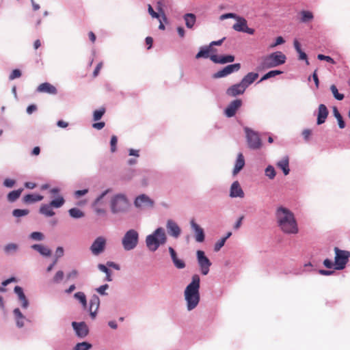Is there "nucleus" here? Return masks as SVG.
Wrapping results in <instances>:
<instances>
[{
	"label": "nucleus",
	"instance_id": "6e6d98bb",
	"mask_svg": "<svg viewBox=\"0 0 350 350\" xmlns=\"http://www.w3.org/2000/svg\"><path fill=\"white\" fill-rule=\"evenodd\" d=\"M31 238L36 240V241H41L44 239V235L42 233L39 232H33L30 235Z\"/></svg>",
	"mask_w": 350,
	"mask_h": 350
},
{
	"label": "nucleus",
	"instance_id": "4c0bfd02",
	"mask_svg": "<svg viewBox=\"0 0 350 350\" xmlns=\"http://www.w3.org/2000/svg\"><path fill=\"white\" fill-rule=\"evenodd\" d=\"M328 116V111H319L317 116V124H321L325 122Z\"/></svg>",
	"mask_w": 350,
	"mask_h": 350
},
{
	"label": "nucleus",
	"instance_id": "bb28decb",
	"mask_svg": "<svg viewBox=\"0 0 350 350\" xmlns=\"http://www.w3.org/2000/svg\"><path fill=\"white\" fill-rule=\"evenodd\" d=\"M212 51V49L209 46H202L200 49L199 52L196 54V58L200 59V58H210L209 54L211 51Z\"/></svg>",
	"mask_w": 350,
	"mask_h": 350
},
{
	"label": "nucleus",
	"instance_id": "c03bdc74",
	"mask_svg": "<svg viewBox=\"0 0 350 350\" xmlns=\"http://www.w3.org/2000/svg\"><path fill=\"white\" fill-rule=\"evenodd\" d=\"M28 213L29 210L27 209H14L12 212V215L16 217L27 215Z\"/></svg>",
	"mask_w": 350,
	"mask_h": 350
},
{
	"label": "nucleus",
	"instance_id": "f257e3e1",
	"mask_svg": "<svg viewBox=\"0 0 350 350\" xmlns=\"http://www.w3.org/2000/svg\"><path fill=\"white\" fill-rule=\"evenodd\" d=\"M275 218L278 227L284 234H296L299 232L294 214L288 208L278 207L275 211Z\"/></svg>",
	"mask_w": 350,
	"mask_h": 350
},
{
	"label": "nucleus",
	"instance_id": "4d7b16f0",
	"mask_svg": "<svg viewBox=\"0 0 350 350\" xmlns=\"http://www.w3.org/2000/svg\"><path fill=\"white\" fill-rule=\"evenodd\" d=\"M21 76V72L18 69H14L10 75L9 79L13 80L19 78Z\"/></svg>",
	"mask_w": 350,
	"mask_h": 350
},
{
	"label": "nucleus",
	"instance_id": "49530a36",
	"mask_svg": "<svg viewBox=\"0 0 350 350\" xmlns=\"http://www.w3.org/2000/svg\"><path fill=\"white\" fill-rule=\"evenodd\" d=\"M18 245L15 243H9L6 245L4 247V250L7 254H10L11 252H14L17 250Z\"/></svg>",
	"mask_w": 350,
	"mask_h": 350
},
{
	"label": "nucleus",
	"instance_id": "a18cd8bd",
	"mask_svg": "<svg viewBox=\"0 0 350 350\" xmlns=\"http://www.w3.org/2000/svg\"><path fill=\"white\" fill-rule=\"evenodd\" d=\"M330 90L336 99L341 100L344 98L343 94L338 93V89L334 85L331 86Z\"/></svg>",
	"mask_w": 350,
	"mask_h": 350
},
{
	"label": "nucleus",
	"instance_id": "9b49d317",
	"mask_svg": "<svg viewBox=\"0 0 350 350\" xmlns=\"http://www.w3.org/2000/svg\"><path fill=\"white\" fill-rule=\"evenodd\" d=\"M241 68V64L236 63L234 64H230L222 68L221 70L214 73L213 77L214 79H219L225 77L233 72H237Z\"/></svg>",
	"mask_w": 350,
	"mask_h": 350
},
{
	"label": "nucleus",
	"instance_id": "79ce46f5",
	"mask_svg": "<svg viewBox=\"0 0 350 350\" xmlns=\"http://www.w3.org/2000/svg\"><path fill=\"white\" fill-rule=\"evenodd\" d=\"M64 273L62 271L59 270L56 272L53 278L52 282L55 284L59 283L64 278Z\"/></svg>",
	"mask_w": 350,
	"mask_h": 350
},
{
	"label": "nucleus",
	"instance_id": "c9c22d12",
	"mask_svg": "<svg viewBox=\"0 0 350 350\" xmlns=\"http://www.w3.org/2000/svg\"><path fill=\"white\" fill-rule=\"evenodd\" d=\"M282 73V71H281V70H271V71L268 72L267 73H266L265 75H263L259 82L267 80L271 77H274L279 75Z\"/></svg>",
	"mask_w": 350,
	"mask_h": 350
},
{
	"label": "nucleus",
	"instance_id": "4be33fe9",
	"mask_svg": "<svg viewBox=\"0 0 350 350\" xmlns=\"http://www.w3.org/2000/svg\"><path fill=\"white\" fill-rule=\"evenodd\" d=\"M191 226L196 232V241L202 242L204 240V233L203 229L193 220L191 221Z\"/></svg>",
	"mask_w": 350,
	"mask_h": 350
},
{
	"label": "nucleus",
	"instance_id": "69168bd1",
	"mask_svg": "<svg viewBox=\"0 0 350 350\" xmlns=\"http://www.w3.org/2000/svg\"><path fill=\"white\" fill-rule=\"evenodd\" d=\"M311 133H312L311 130H310V129H305L302 132V135H303L304 138L306 141H308L309 139V137H310Z\"/></svg>",
	"mask_w": 350,
	"mask_h": 350
},
{
	"label": "nucleus",
	"instance_id": "ddd939ff",
	"mask_svg": "<svg viewBox=\"0 0 350 350\" xmlns=\"http://www.w3.org/2000/svg\"><path fill=\"white\" fill-rule=\"evenodd\" d=\"M135 206L140 208L152 207L154 202L146 195L142 194L135 198Z\"/></svg>",
	"mask_w": 350,
	"mask_h": 350
},
{
	"label": "nucleus",
	"instance_id": "f03ea898",
	"mask_svg": "<svg viewBox=\"0 0 350 350\" xmlns=\"http://www.w3.org/2000/svg\"><path fill=\"white\" fill-rule=\"evenodd\" d=\"M200 282L199 275H194L192 277L191 282L185 288V297L189 310L194 309L200 301Z\"/></svg>",
	"mask_w": 350,
	"mask_h": 350
},
{
	"label": "nucleus",
	"instance_id": "338daca9",
	"mask_svg": "<svg viewBox=\"0 0 350 350\" xmlns=\"http://www.w3.org/2000/svg\"><path fill=\"white\" fill-rule=\"evenodd\" d=\"M78 276V271L75 269L71 271L70 272H69L66 277H67V279H70V278H75Z\"/></svg>",
	"mask_w": 350,
	"mask_h": 350
},
{
	"label": "nucleus",
	"instance_id": "9d476101",
	"mask_svg": "<svg viewBox=\"0 0 350 350\" xmlns=\"http://www.w3.org/2000/svg\"><path fill=\"white\" fill-rule=\"evenodd\" d=\"M197 258L202 273L204 275H207L211 265V261L202 250L197 251Z\"/></svg>",
	"mask_w": 350,
	"mask_h": 350
},
{
	"label": "nucleus",
	"instance_id": "a19ab883",
	"mask_svg": "<svg viewBox=\"0 0 350 350\" xmlns=\"http://www.w3.org/2000/svg\"><path fill=\"white\" fill-rule=\"evenodd\" d=\"M242 101L240 99H236L232 101L226 109H238L241 107Z\"/></svg>",
	"mask_w": 350,
	"mask_h": 350
},
{
	"label": "nucleus",
	"instance_id": "39448f33",
	"mask_svg": "<svg viewBox=\"0 0 350 350\" xmlns=\"http://www.w3.org/2000/svg\"><path fill=\"white\" fill-rule=\"evenodd\" d=\"M129 206V203L125 196L118 194L111 200V209L113 213L126 211Z\"/></svg>",
	"mask_w": 350,
	"mask_h": 350
},
{
	"label": "nucleus",
	"instance_id": "bf43d9fd",
	"mask_svg": "<svg viewBox=\"0 0 350 350\" xmlns=\"http://www.w3.org/2000/svg\"><path fill=\"white\" fill-rule=\"evenodd\" d=\"M105 111H94L93 118L94 121L100 120L104 115Z\"/></svg>",
	"mask_w": 350,
	"mask_h": 350
},
{
	"label": "nucleus",
	"instance_id": "1a4fd4ad",
	"mask_svg": "<svg viewBox=\"0 0 350 350\" xmlns=\"http://www.w3.org/2000/svg\"><path fill=\"white\" fill-rule=\"evenodd\" d=\"M237 23L232 26V29L236 31L247 33L250 35H253L255 30L252 28L247 27V23L245 18L238 16V18L235 19Z\"/></svg>",
	"mask_w": 350,
	"mask_h": 350
},
{
	"label": "nucleus",
	"instance_id": "c85d7f7f",
	"mask_svg": "<svg viewBox=\"0 0 350 350\" xmlns=\"http://www.w3.org/2000/svg\"><path fill=\"white\" fill-rule=\"evenodd\" d=\"M289 159L287 156L284 157L282 160H280L277 165L280 167L284 175H287L289 173V167H288Z\"/></svg>",
	"mask_w": 350,
	"mask_h": 350
},
{
	"label": "nucleus",
	"instance_id": "dca6fc26",
	"mask_svg": "<svg viewBox=\"0 0 350 350\" xmlns=\"http://www.w3.org/2000/svg\"><path fill=\"white\" fill-rule=\"evenodd\" d=\"M210 59L215 64H225L227 63L233 62L234 61V56L232 55L221 56H218L217 55H211L210 56Z\"/></svg>",
	"mask_w": 350,
	"mask_h": 350
},
{
	"label": "nucleus",
	"instance_id": "2f4dec72",
	"mask_svg": "<svg viewBox=\"0 0 350 350\" xmlns=\"http://www.w3.org/2000/svg\"><path fill=\"white\" fill-rule=\"evenodd\" d=\"M23 191V189H19L17 190H14L10 191L8 194V200L10 202H13L16 201L21 196Z\"/></svg>",
	"mask_w": 350,
	"mask_h": 350
},
{
	"label": "nucleus",
	"instance_id": "e433bc0d",
	"mask_svg": "<svg viewBox=\"0 0 350 350\" xmlns=\"http://www.w3.org/2000/svg\"><path fill=\"white\" fill-rule=\"evenodd\" d=\"M65 200L62 196H59L56 199L52 200L49 204L54 208H59L63 206Z\"/></svg>",
	"mask_w": 350,
	"mask_h": 350
},
{
	"label": "nucleus",
	"instance_id": "f3484780",
	"mask_svg": "<svg viewBox=\"0 0 350 350\" xmlns=\"http://www.w3.org/2000/svg\"><path fill=\"white\" fill-rule=\"evenodd\" d=\"M166 228H167L168 234L170 235H171L172 237L177 238L180 234L181 230H180V227L178 226V224L175 221H174L171 219H169L167 221Z\"/></svg>",
	"mask_w": 350,
	"mask_h": 350
},
{
	"label": "nucleus",
	"instance_id": "e2e57ef3",
	"mask_svg": "<svg viewBox=\"0 0 350 350\" xmlns=\"http://www.w3.org/2000/svg\"><path fill=\"white\" fill-rule=\"evenodd\" d=\"M15 184V181L12 179H10V178H6L4 182H3V185L4 186L7 187H12Z\"/></svg>",
	"mask_w": 350,
	"mask_h": 350
},
{
	"label": "nucleus",
	"instance_id": "6e6552de",
	"mask_svg": "<svg viewBox=\"0 0 350 350\" xmlns=\"http://www.w3.org/2000/svg\"><path fill=\"white\" fill-rule=\"evenodd\" d=\"M247 142L251 149H259L262 146L261 139L258 134L249 128H245Z\"/></svg>",
	"mask_w": 350,
	"mask_h": 350
},
{
	"label": "nucleus",
	"instance_id": "0e129e2a",
	"mask_svg": "<svg viewBox=\"0 0 350 350\" xmlns=\"http://www.w3.org/2000/svg\"><path fill=\"white\" fill-rule=\"evenodd\" d=\"M105 123L104 122H100L94 123L92 124V127L95 129L100 130L105 126Z\"/></svg>",
	"mask_w": 350,
	"mask_h": 350
},
{
	"label": "nucleus",
	"instance_id": "09e8293b",
	"mask_svg": "<svg viewBox=\"0 0 350 350\" xmlns=\"http://www.w3.org/2000/svg\"><path fill=\"white\" fill-rule=\"evenodd\" d=\"M265 174L269 178L273 179L275 176V169L271 165L268 166L265 170Z\"/></svg>",
	"mask_w": 350,
	"mask_h": 350
},
{
	"label": "nucleus",
	"instance_id": "680f3d73",
	"mask_svg": "<svg viewBox=\"0 0 350 350\" xmlns=\"http://www.w3.org/2000/svg\"><path fill=\"white\" fill-rule=\"evenodd\" d=\"M284 42L285 41L282 37L278 36L275 40V42L271 45V48H274L278 45L283 44Z\"/></svg>",
	"mask_w": 350,
	"mask_h": 350
},
{
	"label": "nucleus",
	"instance_id": "423d86ee",
	"mask_svg": "<svg viewBox=\"0 0 350 350\" xmlns=\"http://www.w3.org/2000/svg\"><path fill=\"white\" fill-rule=\"evenodd\" d=\"M139 234L133 229L128 230L124 235L122 244L124 249L126 251L133 250L138 243Z\"/></svg>",
	"mask_w": 350,
	"mask_h": 350
},
{
	"label": "nucleus",
	"instance_id": "5fc2aeb1",
	"mask_svg": "<svg viewBox=\"0 0 350 350\" xmlns=\"http://www.w3.org/2000/svg\"><path fill=\"white\" fill-rule=\"evenodd\" d=\"M237 18H238V15H237L236 14H234V13H226V14H221L219 16V19L221 21H224V20L228 19V18L236 19Z\"/></svg>",
	"mask_w": 350,
	"mask_h": 350
},
{
	"label": "nucleus",
	"instance_id": "de8ad7c7",
	"mask_svg": "<svg viewBox=\"0 0 350 350\" xmlns=\"http://www.w3.org/2000/svg\"><path fill=\"white\" fill-rule=\"evenodd\" d=\"M334 116L338 120V126L340 129H343L345 126V123L342 120L341 115L339 113V111H334Z\"/></svg>",
	"mask_w": 350,
	"mask_h": 350
},
{
	"label": "nucleus",
	"instance_id": "5701e85b",
	"mask_svg": "<svg viewBox=\"0 0 350 350\" xmlns=\"http://www.w3.org/2000/svg\"><path fill=\"white\" fill-rule=\"evenodd\" d=\"M245 165V159L242 153H239L236 163L234 165V167L233 170V174H237L244 167Z\"/></svg>",
	"mask_w": 350,
	"mask_h": 350
},
{
	"label": "nucleus",
	"instance_id": "aec40b11",
	"mask_svg": "<svg viewBox=\"0 0 350 350\" xmlns=\"http://www.w3.org/2000/svg\"><path fill=\"white\" fill-rule=\"evenodd\" d=\"M230 196L231 198H243L244 192L241 187V185L238 181H234L231 187L230 191Z\"/></svg>",
	"mask_w": 350,
	"mask_h": 350
},
{
	"label": "nucleus",
	"instance_id": "a211bd4d",
	"mask_svg": "<svg viewBox=\"0 0 350 350\" xmlns=\"http://www.w3.org/2000/svg\"><path fill=\"white\" fill-rule=\"evenodd\" d=\"M245 91V88L239 82V83L234 84L229 87L226 90V94L231 96H236L240 94H243Z\"/></svg>",
	"mask_w": 350,
	"mask_h": 350
},
{
	"label": "nucleus",
	"instance_id": "412c9836",
	"mask_svg": "<svg viewBox=\"0 0 350 350\" xmlns=\"http://www.w3.org/2000/svg\"><path fill=\"white\" fill-rule=\"evenodd\" d=\"M258 77V74L256 72H249L247 73L240 81L243 86L246 88L252 84Z\"/></svg>",
	"mask_w": 350,
	"mask_h": 350
},
{
	"label": "nucleus",
	"instance_id": "7c9ffc66",
	"mask_svg": "<svg viewBox=\"0 0 350 350\" xmlns=\"http://www.w3.org/2000/svg\"><path fill=\"white\" fill-rule=\"evenodd\" d=\"M40 213L46 217H52L55 212L52 210V206L49 204H42L40 208Z\"/></svg>",
	"mask_w": 350,
	"mask_h": 350
},
{
	"label": "nucleus",
	"instance_id": "b1692460",
	"mask_svg": "<svg viewBox=\"0 0 350 350\" xmlns=\"http://www.w3.org/2000/svg\"><path fill=\"white\" fill-rule=\"evenodd\" d=\"M14 292L17 294L19 300L21 301L22 307L24 308H27L29 303L23 293V288L19 286H16L14 288Z\"/></svg>",
	"mask_w": 350,
	"mask_h": 350
},
{
	"label": "nucleus",
	"instance_id": "0eeeda50",
	"mask_svg": "<svg viewBox=\"0 0 350 350\" xmlns=\"http://www.w3.org/2000/svg\"><path fill=\"white\" fill-rule=\"evenodd\" d=\"M334 251L336 253L334 269L336 270L343 269L349 260L350 252L345 250H341L336 247L334 248Z\"/></svg>",
	"mask_w": 350,
	"mask_h": 350
},
{
	"label": "nucleus",
	"instance_id": "58836bf2",
	"mask_svg": "<svg viewBox=\"0 0 350 350\" xmlns=\"http://www.w3.org/2000/svg\"><path fill=\"white\" fill-rule=\"evenodd\" d=\"M100 271L104 272L106 273V280L108 282H110L112 280L111 276V271L104 265L99 264L98 266Z\"/></svg>",
	"mask_w": 350,
	"mask_h": 350
},
{
	"label": "nucleus",
	"instance_id": "cd10ccee",
	"mask_svg": "<svg viewBox=\"0 0 350 350\" xmlns=\"http://www.w3.org/2000/svg\"><path fill=\"white\" fill-rule=\"evenodd\" d=\"M294 47L297 53L299 54V59L305 60L307 65H309L307 55L301 50L299 42L295 40L294 41Z\"/></svg>",
	"mask_w": 350,
	"mask_h": 350
},
{
	"label": "nucleus",
	"instance_id": "ea45409f",
	"mask_svg": "<svg viewBox=\"0 0 350 350\" xmlns=\"http://www.w3.org/2000/svg\"><path fill=\"white\" fill-rule=\"evenodd\" d=\"M172 261L175 267L178 269H183L185 267V263L183 260L178 258L176 254L172 257Z\"/></svg>",
	"mask_w": 350,
	"mask_h": 350
},
{
	"label": "nucleus",
	"instance_id": "a878e982",
	"mask_svg": "<svg viewBox=\"0 0 350 350\" xmlns=\"http://www.w3.org/2000/svg\"><path fill=\"white\" fill-rule=\"evenodd\" d=\"M31 247L44 256H50L51 254V251L43 245L34 244Z\"/></svg>",
	"mask_w": 350,
	"mask_h": 350
},
{
	"label": "nucleus",
	"instance_id": "2eb2a0df",
	"mask_svg": "<svg viewBox=\"0 0 350 350\" xmlns=\"http://www.w3.org/2000/svg\"><path fill=\"white\" fill-rule=\"evenodd\" d=\"M100 306V299L96 295H92L90 300V314L92 319H95Z\"/></svg>",
	"mask_w": 350,
	"mask_h": 350
},
{
	"label": "nucleus",
	"instance_id": "3c124183",
	"mask_svg": "<svg viewBox=\"0 0 350 350\" xmlns=\"http://www.w3.org/2000/svg\"><path fill=\"white\" fill-rule=\"evenodd\" d=\"M118 143V138L116 135H113L110 141L111 152H114L116 150V146Z\"/></svg>",
	"mask_w": 350,
	"mask_h": 350
},
{
	"label": "nucleus",
	"instance_id": "7ed1b4c3",
	"mask_svg": "<svg viewBox=\"0 0 350 350\" xmlns=\"http://www.w3.org/2000/svg\"><path fill=\"white\" fill-rule=\"evenodd\" d=\"M286 60V57L282 52H273L269 55H263L258 59L257 70H264L275 68L284 64Z\"/></svg>",
	"mask_w": 350,
	"mask_h": 350
},
{
	"label": "nucleus",
	"instance_id": "6ab92c4d",
	"mask_svg": "<svg viewBox=\"0 0 350 350\" xmlns=\"http://www.w3.org/2000/svg\"><path fill=\"white\" fill-rule=\"evenodd\" d=\"M37 92L53 95L56 94L57 92L56 88L47 82L40 84L37 88Z\"/></svg>",
	"mask_w": 350,
	"mask_h": 350
},
{
	"label": "nucleus",
	"instance_id": "473e14b6",
	"mask_svg": "<svg viewBox=\"0 0 350 350\" xmlns=\"http://www.w3.org/2000/svg\"><path fill=\"white\" fill-rule=\"evenodd\" d=\"M300 15H301V21L302 23H307L308 21H310L314 18L313 14L310 11L302 10L300 12Z\"/></svg>",
	"mask_w": 350,
	"mask_h": 350
},
{
	"label": "nucleus",
	"instance_id": "37998d69",
	"mask_svg": "<svg viewBox=\"0 0 350 350\" xmlns=\"http://www.w3.org/2000/svg\"><path fill=\"white\" fill-rule=\"evenodd\" d=\"M92 347V345L87 342H83L78 343L75 347V350H88Z\"/></svg>",
	"mask_w": 350,
	"mask_h": 350
},
{
	"label": "nucleus",
	"instance_id": "72a5a7b5",
	"mask_svg": "<svg viewBox=\"0 0 350 350\" xmlns=\"http://www.w3.org/2000/svg\"><path fill=\"white\" fill-rule=\"evenodd\" d=\"M74 297L79 300V302L83 306V308H86L87 307V299L86 296L83 292H77L74 295Z\"/></svg>",
	"mask_w": 350,
	"mask_h": 350
},
{
	"label": "nucleus",
	"instance_id": "4468645a",
	"mask_svg": "<svg viewBox=\"0 0 350 350\" xmlns=\"http://www.w3.org/2000/svg\"><path fill=\"white\" fill-rule=\"evenodd\" d=\"M72 325L79 337L84 338L88 335V327L84 322H72Z\"/></svg>",
	"mask_w": 350,
	"mask_h": 350
},
{
	"label": "nucleus",
	"instance_id": "393cba45",
	"mask_svg": "<svg viewBox=\"0 0 350 350\" xmlns=\"http://www.w3.org/2000/svg\"><path fill=\"white\" fill-rule=\"evenodd\" d=\"M42 199L43 196L40 194H27L23 197V200L25 204H32L41 201Z\"/></svg>",
	"mask_w": 350,
	"mask_h": 350
},
{
	"label": "nucleus",
	"instance_id": "f704fd0d",
	"mask_svg": "<svg viewBox=\"0 0 350 350\" xmlns=\"http://www.w3.org/2000/svg\"><path fill=\"white\" fill-rule=\"evenodd\" d=\"M68 212L70 217L75 219L81 218L84 216L83 212L77 208H70Z\"/></svg>",
	"mask_w": 350,
	"mask_h": 350
},
{
	"label": "nucleus",
	"instance_id": "13d9d810",
	"mask_svg": "<svg viewBox=\"0 0 350 350\" xmlns=\"http://www.w3.org/2000/svg\"><path fill=\"white\" fill-rule=\"evenodd\" d=\"M108 288H109L108 284H104V285H102L100 287L97 288L96 290L99 294H100L102 295H107V293H105V291L107 289H108Z\"/></svg>",
	"mask_w": 350,
	"mask_h": 350
},
{
	"label": "nucleus",
	"instance_id": "c756f323",
	"mask_svg": "<svg viewBox=\"0 0 350 350\" xmlns=\"http://www.w3.org/2000/svg\"><path fill=\"white\" fill-rule=\"evenodd\" d=\"M185 25L187 28L191 29L196 23V16L193 14L188 13L184 15Z\"/></svg>",
	"mask_w": 350,
	"mask_h": 350
},
{
	"label": "nucleus",
	"instance_id": "20e7f679",
	"mask_svg": "<svg viewBox=\"0 0 350 350\" xmlns=\"http://www.w3.org/2000/svg\"><path fill=\"white\" fill-rule=\"evenodd\" d=\"M166 241V235L162 228H157L152 234L147 236L146 239V245L151 251H156L160 245Z\"/></svg>",
	"mask_w": 350,
	"mask_h": 350
},
{
	"label": "nucleus",
	"instance_id": "774afa93",
	"mask_svg": "<svg viewBox=\"0 0 350 350\" xmlns=\"http://www.w3.org/2000/svg\"><path fill=\"white\" fill-rule=\"evenodd\" d=\"M323 265L326 268L331 269L334 266V264L329 259H325L323 261Z\"/></svg>",
	"mask_w": 350,
	"mask_h": 350
},
{
	"label": "nucleus",
	"instance_id": "8fccbe9b",
	"mask_svg": "<svg viewBox=\"0 0 350 350\" xmlns=\"http://www.w3.org/2000/svg\"><path fill=\"white\" fill-rule=\"evenodd\" d=\"M226 240L227 237H223L220 240H219L215 245V251L218 252L219 250H220V249L224 245Z\"/></svg>",
	"mask_w": 350,
	"mask_h": 350
},
{
	"label": "nucleus",
	"instance_id": "052dcab7",
	"mask_svg": "<svg viewBox=\"0 0 350 350\" xmlns=\"http://www.w3.org/2000/svg\"><path fill=\"white\" fill-rule=\"evenodd\" d=\"M317 58L319 60H325V61H327L328 62H330L332 64L334 63V59L331 57H329V56H326V55H322V54H319V55H318Z\"/></svg>",
	"mask_w": 350,
	"mask_h": 350
},
{
	"label": "nucleus",
	"instance_id": "f8f14e48",
	"mask_svg": "<svg viewBox=\"0 0 350 350\" xmlns=\"http://www.w3.org/2000/svg\"><path fill=\"white\" fill-rule=\"evenodd\" d=\"M106 240L103 237H97L90 247V250L94 255H98L102 253L105 247Z\"/></svg>",
	"mask_w": 350,
	"mask_h": 350
},
{
	"label": "nucleus",
	"instance_id": "603ef678",
	"mask_svg": "<svg viewBox=\"0 0 350 350\" xmlns=\"http://www.w3.org/2000/svg\"><path fill=\"white\" fill-rule=\"evenodd\" d=\"M157 5V10H158L159 13L161 14V18L163 21H166L167 18L166 16L164 14L163 10L162 8L163 3L161 1H158Z\"/></svg>",
	"mask_w": 350,
	"mask_h": 350
},
{
	"label": "nucleus",
	"instance_id": "864d4df0",
	"mask_svg": "<svg viewBox=\"0 0 350 350\" xmlns=\"http://www.w3.org/2000/svg\"><path fill=\"white\" fill-rule=\"evenodd\" d=\"M148 12L149 13V14L154 18H157V19H159V17L161 16L159 13L158 12H156L152 7L151 6V5L148 4Z\"/></svg>",
	"mask_w": 350,
	"mask_h": 350
}]
</instances>
